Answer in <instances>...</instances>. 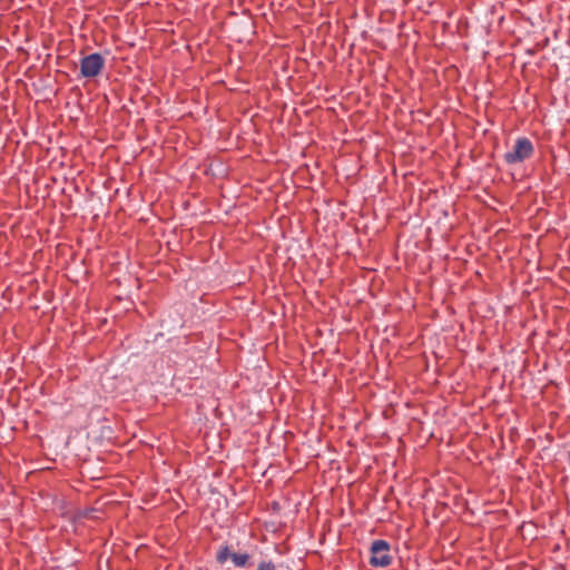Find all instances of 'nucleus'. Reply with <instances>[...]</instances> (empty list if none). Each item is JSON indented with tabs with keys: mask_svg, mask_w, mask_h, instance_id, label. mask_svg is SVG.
<instances>
[{
	"mask_svg": "<svg viewBox=\"0 0 570 570\" xmlns=\"http://www.w3.org/2000/svg\"><path fill=\"white\" fill-rule=\"evenodd\" d=\"M534 153L532 141L527 137H518L511 150L504 154V161L508 165H515L529 159Z\"/></svg>",
	"mask_w": 570,
	"mask_h": 570,
	"instance_id": "f257e3e1",
	"label": "nucleus"
},
{
	"mask_svg": "<svg viewBox=\"0 0 570 570\" xmlns=\"http://www.w3.org/2000/svg\"><path fill=\"white\" fill-rule=\"evenodd\" d=\"M370 564L375 568H385L392 563L391 546L385 540H374L370 548Z\"/></svg>",
	"mask_w": 570,
	"mask_h": 570,
	"instance_id": "f03ea898",
	"label": "nucleus"
},
{
	"mask_svg": "<svg viewBox=\"0 0 570 570\" xmlns=\"http://www.w3.org/2000/svg\"><path fill=\"white\" fill-rule=\"evenodd\" d=\"M105 66V60L100 53H90L80 61V72L85 78L98 76Z\"/></svg>",
	"mask_w": 570,
	"mask_h": 570,
	"instance_id": "7ed1b4c3",
	"label": "nucleus"
},
{
	"mask_svg": "<svg viewBox=\"0 0 570 570\" xmlns=\"http://www.w3.org/2000/svg\"><path fill=\"white\" fill-rule=\"evenodd\" d=\"M229 558L238 568H246L249 566L250 556L248 553L232 552L228 546L220 547L216 554V561L218 563H224Z\"/></svg>",
	"mask_w": 570,
	"mask_h": 570,
	"instance_id": "20e7f679",
	"label": "nucleus"
},
{
	"mask_svg": "<svg viewBox=\"0 0 570 570\" xmlns=\"http://www.w3.org/2000/svg\"><path fill=\"white\" fill-rule=\"evenodd\" d=\"M257 570H276V566L271 560H262L257 566Z\"/></svg>",
	"mask_w": 570,
	"mask_h": 570,
	"instance_id": "39448f33",
	"label": "nucleus"
},
{
	"mask_svg": "<svg viewBox=\"0 0 570 570\" xmlns=\"http://www.w3.org/2000/svg\"><path fill=\"white\" fill-rule=\"evenodd\" d=\"M257 570H276V566L271 560H262L257 566Z\"/></svg>",
	"mask_w": 570,
	"mask_h": 570,
	"instance_id": "423d86ee",
	"label": "nucleus"
},
{
	"mask_svg": "<svg viewBox=\"0 0 570 570\" xmlns=\"http://www.w3.org/2000/svg\"><path fill=\"white\" fill-rule=\"evenodd\" d=\"M568 456H569V461H570V451H569V455Z\"/></svg>",
	"mask_w": 570,
	"mask_h": 570,
	"instance_id": "0eeeda50",
	"label": "nucleus"
}]
</instances>
